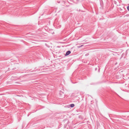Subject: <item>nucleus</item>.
<instances>
[{
	"label": "nucleus",
	"mask_w": 129,
	"mask_h": 129,
	"mask_svg": "<svg viewBox=\"0 0 129 129\" xmlns=\"http://www.w3.org/2000/svg\"><path fill=\"white\" fill-rule=\"evenodd\" d=\"M70 107H73L74 106V104H71L70 105Z\"/></svg>",
	"instance_id": "f03ea898"
},
{
	"label": "nucleus",
	"mask_w": 129,
	"mask_h": 129,
	"mask_svg": "<svg viewBox=\"0 0 129 129\" xmlns=\"http://www.w3.org/2000/svg\"><path fill=\"white\" fill-rule=\"evenodd\" d=\"M89 55V54L88 53H87L86 54H85V56H88V55Z\"/></svg>",
	"instance_id": "20e7f679"
},
{
	"label": "nucleus",
	"mask_w": 129,
	"mask_h": 129,
	"mask_svg": "<svg viewBox=\"0 0 129 129\" xmlns=\"http://www.w3.org/2000/svg\"><path fill=\"white\" fill-rule=\"evenodd\" d=\"M83 46V45H81L80 46H79V47H82Z\"/></svg>",
	"instance_id": "39448f33"
},
{
	"label": "nucleus",
	"mask_w": 129,
	"mask_h": 129,
	"mask_svg": "<svg viewBox=\"0 0 129 129\" xmlns=\"http://www.w3.org/2000/svg\"><path fill=\"white\" fill-rule=\"evenodd\" d=\"M71 53V52L70 51H68L66 53L65 55L66 56H67L69 55Z\"/></svg>",
	"instance_id": "f257e3e1"
},
{
	"label": "nucleus",
	"mask_w": 129,
	"mask_h": 129,
	"mask_svg": "<svg viewBox=\"0 0 129 129\" xmlns=\"http://www.w3.org/2000/svg\"><path fill=\"white\" fill-rule=\"evenodd\" d=\"M127 9L128 11H129V5L127 7Z\"/></svg>",
	"instance_id": "7ed1b4c3"
}]
</instances>
